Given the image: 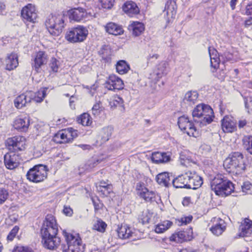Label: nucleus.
I'll return each mask as SVG.
<instances>
[{
  "mask_svg": "<svg viewBox=\"0 0 252 252\" xmlns=\"http://www.w3.org/2000/svg\"><path fill=\"white\" fill-rule=\"evenodd\" d=\"M58 225L55 217L48 215L44 221L40 232L43 246L49 250H54L60 243V238L57 236Z\"/></svg>",
  "mask_w": 252,
  "mask_h": 252,
  "instance_id": "1",
  "label": "nucleus"
},
{
  "mask_svg": "<svg viewBox=\"0 0 252 252\" xmlns=\"http://www.w3.org/2000/svg\"><path fill=\"white\" fill-rule=\"evenodd\" d=\"M192 116L196 125L202 127L210 124L214 118L212 108L208 105L198 104L192 110Z\"/></svg>",
  "mask_w": 252,
  "mask_h": 252,
  "instance_id": "2",
  "label": "nucleus"
},
{
  "mask_svg": "<svg viewBox=\"0 0 252 252\" xmlns=\"http://www.w3.org/2000/svg\"><path fill=\"white\" fill-rule=\"evenodd\" d=\"M48 88H41L38 92L34 93L32 91L27 92L17 97L14 100V106L18 109L27 106L32 101L40 103L46 95Z\"/></svg>",
  "mask_w": 252,
  "mask_h": 252,
  "instance_id": "3",
  "label": "nucleus"
},
{
  "mask_svg": "<svg viewBox=\"0 0 252 252\" xmlns=\"http://www.w3.org/2000/svg\"><path fill=\"white\" fill-rule=\"evenodd\" d=\"M224 167L229 172H235L239 174L246 169V165L243 155L240 152H234L229 155L224 161Z\"/></svg>",
  "mask_w": 252,
  "mask_h": 252,
  "instance_id": "4",
  "label": "nucleus"
},
{
  "mask_svg": "<svg viewBox=\"0 0 252 252\" xmlns=\"http://www.w3.org/2000/svg\"><path fill=\"white\" fill-rule=\"evenodd\" d=\"M210 186L211 189L216 195L221 196L230 194L234 189L232 183L222 178L221 175L215 177L211 181Z\"/></svg>",
  "mask_w": 252,
  "mask_h": 252,
  "instance_id": "5",
  "label": "nucleus"
},
{
  "mask_svg": "<svg viewBox=\"0 0 252 252\" xmlns=\"http://www.w3.org/2000/svg\"><path fill=\"white\" fill-rule=\"evenodd\" d=\"M45 24L51 35L58 36L65 27L64 17L63 15L50 14L47 17Z\"/></svg>",
  "mask_w": 252,
  "mask_h": 252,
  "instance_id": "6",
  "label": "nucleus"
},
{
  "mask_svg": "<svg viewBox=\"0 0 252 252\" xmlns=\"http://www.w3.org/2000/svg\"><path fill=\"white\" fill-rule=\"evenodd\" d=\"M66 245L63 246V252H84V245L78 234H71L63 231Z\"/></svg>",
  "mask_w": 252,
  "mask_h": 252,
  "instance_id": "7",
  "label": "nucleus"
},
{
  "mask_svg": "<svg viewBox=\"0 0 252 252\" xmlns=\"http://www.w3.org/2000/svg\"><path fill=\"white\" fill-rule=\"evenodd\" d=\"M89 33L87 28L78 25L68 29L65 34V39L70 43H79L84 41Z\"/></svg>",
  "mask_w": 252,
  "mask_h": 252,
  "instance_id": "8",
  "label": "nucleus"
},
{
  "mask_svg": "<svg viewBox=\"0 0 252 252\" xmlns=\"http://www.w3.org/2000/svg\"><path fill=\"white\" fill-rule=\"evenodd\" d=\"M47 166L42 164L36 165L28 171L26 176L30 181L38 183L47 178Z\"/></svg>",
  "mask_w": 252,
  "mask_h": 252,
  "instance_id": "9",
  "label": "nucleus"
},
{
  "mask_svg": "<svg viewBox=\"0 0 252 252\" xmlns=\"http://www.w3.org/2000/svg\"><path fill=\"white\" fill-rule=\"evenodd\" d=\"M178 124L181 130L188 135L194 137L198 136V133L196 130V124H194L189 120L188 117L185 116L180 117L178 119Z\"/></svg>",
  "mask_w": 252,
  "mask_h": 252,
  "instance_id": "10",
  "label": "nucleus"
},
{
  "mask_svg": "<svg viewBox=\"0 0 252 252\" xmlns=\"http://www.w3.org/2000/svg\"><path fill=\"white\" fill-rule=\"evenodd\" d=\"M136 190L138 195L146 202H157L158 194L154 191H150L146 187L144 183L139 182L136 186Z\"/></svg>",
  "mask_w": 252,
  "mask_h": 252,
  "instance_id": "11",
  "label": "nucleus"
},
{
  "mask_svg": "<svg viewBox=\"0 0 252 252\" xmlns=\"http://www.w3.org/2000/svg\"><path fill=\"white\" fill-rule=\"evenodd\" d=\"M77 136V131L70 127L63 129L55 134L54 140L57 143H65L71 141Z\"/></svg>",
  "mask_w": 252,
  "mask_h": 252,
  "instance_id": "12",
  "label": "nucleus"
},
{
  "mask_svg": "<svg viewBox=\"0 0 252 252\" xmlns=\"http://www.w3.org/2000/svg\"><path fill=\"white\" fill-rule=\"evenodd\" d=\"M6 145L15 152L22 151L25 148V138L20 136L9 138L6 141Z\"/></svg>",
  "mask_w": 252,
  "mask_h": 252,
  "instance_id": "13",
  "label": "nucleus"
},
{
  "mask_svg": "<svg viewBox=\"0 0 252 252\" xmlns=\"http://www.w3.org/2000/svg\"><path fill=\"white\" fill-rule=\"evenodd\" d=\"M192 238V229L189 228L186 231H180L172 234L170 237V240L177 243H182L184 241H190Z\"/></svg>",
  "mask_w": 252,
  "mask_h": 252,
  "instance_id": "14",
  "label": "nucleus"
},
{
  "mask_svg": "<svg viewBox=\"0 0 252 252\" xmlns=\"http://www.w3.org/2000/svg\"><path fill=\"white\" fill-rule=\"evenodd\" d=\"M68 14L70 20L76 22L85 20L90 16V13H87L85 9L80 7L69 10Z\"/></svg>",
  "mask_w": 252,
  "mask_h": 252,
  "instance_id": "15",
  "label": "nucleus"
},
{
  "mask_svg": "<svg viewBox=\"0 0 252 252\" xmlns=\"http://www.w3.org/2000/svg\"><path fill=\"white\" fill-rule=\"evenodd\" d=\"M211 221L212 223V226L210 227L211 232L217 236L221 235L226 229L225 221L219 218H214Z\"/></svg>",
  "mask_w": 252,
  "mask_h": 252,
  "instance_id": "16",
  "label": "nucleus"
},
{
  "mask_svg": "<svg viewBox=\"0 0 252 252\" xmlns=\"http://www.w3.org/2000/svg\"><path fill=\"white\" fill-rule=\"evenodd\" d=\"M22 18L30 22H34L37 17L35 6L32 4H28L24 7L21 11Z\"/></svg>",
  "mask_w": 252,
  "mask_h": 252,
  "instance_id": "17",
  "label": "nucleus"
},
{
  "mask_svg": "<svg viewBox=\"0 0 252 252\" xmlns=\"http://www.w3.org/2000/svg\"><path fill=\"white\" fill-rule=\"evenodd\" d=\"M105 87L109 90H122L124 84L121 79L115 75H111L105 82Z\"/></svg>",
  "mask_w": 252,
  "mask_h": 252,
  "instance_id": "18",
  "label": "nucleus"
},
{
  "mask_svg": "<svg viewBox=\"0 0 252 252\" xmlns=\"http://www.w3.org/2000/svg\"><path fill=\"white\" fill-rule=\"evenodd\" d=\"M252 233V220L245 218L241 222L239 228L238 235L240 237H247Z\"/></svg>",
  "mask_w": 252,
  "mask_h": 252,
  "instance_id": "19",
  "label": "nucleus"
},
{
  "mask_svg": "<svg viewBox=\"0 0 252 252\" xmlns=\"http://www.w3.org/2000/svg\"><path fill=\"white\" fill-rule=\"evenodd\" d=\"M4 162L7 169H13L19 164V156L14 153H7L4 157Z\"/></svg>",
  "mask_w": 252,
  "mask_h": 252,
  "instance_id": "20",
  "label": "nucleus"
},
{
  "mask_svg": "<svg viewBox=\"0 0 252 252\" xmlns=\"http://www.w3.org/2000/svg\"><path fill=\"white\" fill-rule=\"evenodd\" d=\"M47 56L46 53L43 51H39L34 58L32 67L36 72H38L41 66L47 63Z\"/></svg>",
  "mask_w": 252,
  "mask_h": 252,
  "instance_id": "21",
  "label": "nucleus"
},
{
  "mask_svg": "<svg viewBox=\"0 0 252 252\" xmlns=\"http://www.w3.org/2000/svg\"><path fill=\"white\" fill-rule=\"evenodd\" d=\"M188 188L193 189L200 187L203 184L202 178L194 171H189Z\"/></svg>",
  "mask_w": 252,
  "mask_h": 252,
  "instance_id": "22",
  "label": "nucleus"
},
{
  "mask_svg": "<svg viewBox=\"0 0 252 252\" xmlns=\"http://www.w3.org/2000/svg\"><path fill=\"white\" fill-rule=\"evenodd\" d=\"M221 122V128L224 132H232L236 129V122L232 117L225 116Z\"/></svg>",
  "mask_w": 252,
  "mask_h": 252,
  "instance_id": "23",
  "label": "nucleus"
},
{
  "mask_svg": "<svg viewBox=\"0 0 252 252\" xmlns=\"http://www.w3.org/2000/svg\"><path fill=\"white\" fill-rule=\"evenodd\" d=\"M189 171L185 173L179 175L173 180L172 184L176 188H188Z\"/></svg>",
  "mask_w": 252,
  "mask_h": 252,
  "instance_id": "24",
  "label": "nucleus"
},
{
  "mask_svg": "<svg viewBox=\"0 0 252 252\" xmlns=\"http://www.w3.org/2000/svg\"><path fill=\"white\" fill-rule=\"evenodd\" d=\"M122 8L124 12L130 17H133L139 12V9L136 3L131 0L125 2Z\"/></svg>",
  "mask_w": 252,
  "mask_h": 252,
  "instance_id": "25",
  "label": "nucleus"
},
{
  "mask_svg": "<svg viewBox=\"0 0 252 252\" xmlns=\"http://www.w3.org/2000/svg\"><path fill=\"white\" fill-rule=\"evenodd\" d=\"M18 64L19 63L17 54L12 53L7 55L5 60V69L6 70H13L18 66Z\"/></svg>",
  "mask_w": 252,
  "mask_h": 252,
  "instance_id": "26",
  "label": "nucleus"
},
{
  "mask_svg": "<svg viewBox=\"0 0 252 252\" xmlns=\"http://www.w3.org/2000/svg\"><path fill=\"white\" fill-rule=\"evenodd\" d=\"M151 158L153 162L158 164L169 161L171 156L168 153L156 152L152 153Z\"/></svg>",
  "mask_w": 252,
  "mask_h": 252,
  "instance_id": "27",
  "label": "nucleus"
},
{
  "mask_svg": "<svg viewBox=\"0 0 252 252\" xmlns=\"http://www.w3.org/2000/svg\"><path fill=\"white\" fill-rule=\"evenodd\" d=\"M118 236L119 238L126 239L133 236L134 233L132 229L127 225H122L119 227L117 230Z\"/></svg>",
  "mask_w": 252,
  "mask_h": 252,
  "instance_id": "28",
  "label": "nucleus"
},
{
  "mask_svg": "<svg viewBox=\"0 0 252 252\" xmlns=\"http://www.w3.org/2000/svg\"><path fill=\"white\" fill-rule=\"evenodd\" d=\"M30 125V120L28 117L17 118L13 124L15 129L22 131H26Z\"/></svg>",
  "mask_w": 252,
  "mask_h": 252,
  "instance_id": "29",
  "label": "nucleus"
},
{
  "mask_svg": "<svg viewBox=\"0 0 252 252\" xmlns=\"http://www.w3.org/2000/svg\"><path fill=\"white\" fill-rule=\"evenodd\" d=\"M208 51L210 58L211 66L214 69H216L219 67L220 63L218 52L215 49L211 47H209Z\"/></svg>",
  "mask_w": 252,
  "mask_h": 252,
  "instance_id": "30",
  "label": "nucleus"
},
{
  "mask_svg": "<svg viewBox=\"0 0 252 252\" xmlns=\"http://www.w3.org/2000/svg\"><path fill=\"white\" fill-rule=\"evenodd\" d=\"M106 31L114 35H121L123 33L122 27L114 23H108L105 27Z\"/></svg>",
  "mask_w": 252,
  "mask_h": 252,
  "instance_id": "31",
  "label": "nucleus"
},
{
  "mask_svg": "<svg viewBox=\"0 0 252 252\" xmlns=\"http://www.w3.org/2000/svg\"><path fill=\"white\" fill-rule=\"evenodd\" d=\"M128 29L132 31V35L135 36H139L145 30L143 23L139 22H133L128 26Z\"/></svg>",
  "mask_w": 252,
  "mask_h": 252,
  "instance_id": "32",
  "label": "nucleus"
},
{
  "mask_svg": "<svg viewBox=\"0 0 252 252\" xmlns=\"http://www.w3.org/2000/svg\"><path fill=\"white\" fill-rule=\"evenodd\" d=\"M176 2L173 0H169L165 4L164 12H166L168 18H173L176 14Z\"/></svg>",
  "mask_w": 252,
  "mask_h": 252,
  "instance_id": "33",
  "label": "nucleus"
},
{
  "mask_svg": "<svg viewBox=\"0 0 252 252\" xmlns=\"http://www.w3.org/2000/svg\"><path fill=\"white\" fill-rule=\"evenodd\" d=\"M113 131V127L112 126H107L102 128L99 133L101 143H105L108 141L112 135Z\"/></svg>",
  "mask_w": 252,
  "mask_h": 252,
  "instance_id": "34",
  "label": "nucleus"
},
{
  "mask_svg": "<svg viewBox=\"0 0 252 252\" xmlns=\"http://www.w3.org/2000/svg\"><path fill=\"white\" fill-rule=\"evenodd\" d=\"M198 94L196 91H189L185 95L184 101L189 105L194 104L198 98Z\"/></svg>",
  "mask_w": 252,
  "mask_h": 252,
  "instance_id": "35",
  "label": "nucleus"
},
{
  "mask_svg": "<svg viewBox=\"0 0 252 252\" xmlns=\"http://www.w3.org/2000/svg\"><path fill=\"white\" fill-rule=\"evenodd\" d=\"M156 180L158 184L168 187L170 180L169 174L166 172L158 174L156 177Z\"/></svg>",
  "mask_w": 252,
  "mask_h": 252,
  "instance_id": "36",
  "label": "nucleus"
},
{
  "mask_svg": "<svg viewBox=\"0 0 252 252\" xmlns=\"http://www.w3.org/2000/svg\"><path fill=\"white\" fill-rule=\"evenodd\" d=\"M173 224L169 220H165L155 226V230L157 233H161L169 229Z\"/></svg>",
  "mask_w": 252,
  "mask_h": 252,
  "instance_id": "37",
  "label": "nucleus"
},
{
  "mask_svg": "<svg viewBox=\"0 0 252 252\" xmlns=\"http://www.w3.org/2000/svg\"><path fill=\"white\" fill-rule=\"evenodd\" d=\"M130 69L129 65L124 60L119 61L116 65L117 71L120 74H124L129 70Z\"/></svg>",
  "mask_w": 252,
  "mask_h": 252,
  "instance_id": "38",
  "label": "nucleus"
},
{
  "mask_svg": "<svg viewBox=\"0 0 252 252\" xmlns=\"http://www.w3.org/2000/svg\"><path fill=\"white\" fill-rule=\"evenodd\" d=\"M77 121L79 124H82L84 126H89L93 122L92 119L90 115L86 113L81 115L78 118Z\"/></svg>",
  "mask_w": 252,
  "mask_h": 252,
  "instance_id": "39",
  "label": "nucleus"
},
{
  "mask_svg": "<svg viewBox=\"0 0 252 252\" xmlns=\"http://www.w3.org/2000/svg\"><path fill=\"white\" fill-rule=\"evenodd\" d=\"M168 63L166 62H161L157 66V71L156 75L158 79L161 78L162 76L167 73V67Z\"/></svg>",
  "mask_w": 252,
  "mask_h": 252,
  "instance_id": "40",
  "label": "nucleus"
},
{
  "mask_svg": "<svg viewBox=\"0 0 252 252\" xmlns=\"http://www.w3.org/2000/svg\"><path fill=\"white\" fill-rule=\"evenodd\" d=\"M104 108L100 101L95 103L92 108V114L95 117H99L103 111Z\"/></svg>",
  "mask_w": 252,
  "mask_h": 252,
  "instance_id": "41",
  "label": "nucleus"
},
{
  "mask_svg": "<svg viewBox=\"0 0 252 252\" xmlns=\"http://www.w3.org/2000/svg\"><path fill=\"white\" fill-rule=\"evenodd\" d=\"M244 147L251 155H252V136H245L243 138Z\"/></svg>",
  "mask_w": 252,
  "mask_h": 252,
  "instance_id": "42",
  "label": "nucleus"
},
{
  "mask_svg": "<svg viewBox=\"0 0 252 252\" xmlns=\"http://www.w3.org/2000/svg\"><path fill=\"white\" fill-rule=\"evenodd\" d=\"M151 217L152 214L149 212L148 210L144 211L139 216V222L142 223L143 224L148 223Z\"/></svg>",
  "mask_w": 252,
  "mask_h": 252,
  "instance_id": "43",
  "label": "nucleus"
},
{
  "mask_svg": "<svg viewBox=\"0 0 252 252\" xmlns=\"http://www.w3.org/2000/svg\"><path fill=\"white\" fill-rule=\"evenodd\" d=\"M107 227L106 223L99 219L96 221L93 226V229L100 232H104Z\"/></svg>",
  "mask_w": 252,
  "mask_h": 252,
  "instance_id": "44",
  "label": "nucleus"
},
{
  "mask_svg": "<svg viewBox=\"0 0 252 252\" xmlns=\"http://www.w3.org/2000/svg\"><path fill=\"white\" fill-rule=\"evenodd\" d=\"M97 190L101 195L104 196H108L113 191L112 186L105 187H96Z\"/></svg>",
  "mask_w": 252,
  "mask_h": 252,
  "instance_id": "45",
  "label": "nucleus"
},
{
  "mask_svg": "<svg viewBox=\"0 0 252 252\" xmlns=\"http://www.w3.org/2000/svg\"><path fill=\"white\" fill-rule=\"evenodd\" d=\"M180 160L181 164L186 166H188L190 162L195 163V162L193 161L190 158L186 156L185 152L181 153L180 155Z\"/></svg>",
  "mask_w": 252,
  "mask_h": 252,
  "instance_id": "46",
  "label": "nucleus"
},
{
  "mask_svg": "<svg viewBox=\"0 0 252 252\" xmlns=\"http://www.w3.org/2000/svg\"><path fill=\"white\" fill-rule=\"evenodd\" d=\"M9 192L4 187H0V204H3L8 198Z\"/></svg>",
  "mask_w": 252,
  "mask_h": 252,
  "instance_id": "47",
  "label": "nucleus"
},
{
  "mask_svg": "<svg viewBox=\"0 0 252 252\" xmlns=\"http://www.w3.org/2000/svg\"><path fill=\"white\" fill-rule=\"evenodd\" d=\"M123 104V100L119 96H115L112 101L109 102L111 108H115L118 105H122Z\"/></svg>",
  "mask_w": 252,
  "mask_h": 252,
  "instance_id": "48",
  "label": "nucleus"
},
{
  "mask_svg": "<svg viewBox=\"0 0 252 252\" xmlns=\"http://www.w3.org/2000/svg\"><path fill=\"white\" fill-rule=\"evenodd\" d=\"M242 190L247 194H252V184L249 182H245L242 186Z\"/></svg>",
  "mask_w": 252,
  "mask_h": 252,
  "instance_id": "49",
  "label": "nucleus"
},
{
  "mask_svg": "<svg viewBox=\"0 0 252 252\" xmlns=\"http://www.w3.org/2000/svg\"><path fill=\"white\" fill-rule=\"evenodd\" d=\"M60 66V62L56 59L52 58L50 60V66L54 72H57Z\"/></svg>",
  "mask_w": 252,
  "mask_h": 252,
  "instance_id": "50",
  "label": "nucleus"
},
{
  "mask_svg": "<svg viewBox=\"0 0 252 252\" xmlns=\"http://www.w3.org/2000/svg\"><path fill=\"white\" fill-rule=\"evenodd\" d=\"M19 230V227L18 226H15L8 234L7 236V241H12L17 235Z\"/></svg>",
  "mask_w": 252,
  "mask_h": 252,
  "instance_id": "51",
  "label": "nucleus"
},
{
  "mask_svg": "<svg viewBox=\"0 0 252 252\" xmlns=\"http://www.w3.org/2000/svg\"><path fill=\"white\" fill-rule=\"evenodd\" d=\"M103 8L110 9L113 6L114 0H99Z\"/></svg>",
  "mask_w": 252,
  "mask_h": 252,
  "instance_id": "52",
  "label": "nucleus"
},
{
  "mask_svg": "<svg viewBox=\"0 0 252 252\" xmlns=\"http://www.w3.org/2000/svg\"><path fill=\"white\" fill-rule=\"evenodd\" d=\"M13 252H33V251L28 247L17 246L13 251Z\"/></svg>",
  "mask_w": 252,
  "mask_h": 252,
  "instance_id": "53",
  "label": "nucleus"
},
{
  "mask_svg": "<svg viewBox=\"0 0 252 252\" xmlns=\"http://www.w3.org/2000/svg\"><path fill=\"white\" fill-rule=\"evenodd\" d=\"M192 217L191 216L181 218L180 220L181 225H186L188 223H189L192 220Z\"/></svg>",
  "mask_w": 252,
  "mask_h": 252,
  "instance_id": "54",
  "label": "nucleus"
},
{
  "mask_svg": "<svg viewBox=\"0 0 252 252\" xmlns=\"http://www.w3.org/2000/svg\"><path fill=\"white\" fill-rule=\"evenodd\" d=\"M63 211L64 215L69 217L73 214V210L69 206L64 205Z\"/></svg>",
  "mask_w": 252,
  "mask_h": 252,
  "instance_id": "55",
  "label": "nucleus"
},
{
  "mask_svg": "<svg viewBox=\"0 0 252 252\" xmlns=\"http://www.w3.org/2000/svg\"><path fill=\"white\" fill-rule=\"evenodd\" d=\"M246 14L251 16L252 19V1L250 2L246 7Z\"/></svg>",
  "mask_w": 252,
  "mask_h": 252,
  "instance_id": "56",
  "label": "nucleus"
},
{
  "mask_svg": "<svg viewBox=\"0 0 252 252\" xmlns=\"http://www.w3.org/2000/svg\"><path fill=\"white\" fill-rule=\"evenodd\" d=\"M5 8L6 6L4 2L1 0H0V15L3 14L5 12Z\"/></svg>",
  "mask_w": 252,
  "mask_h": 252,
  "instance_id": "57",
  "label": "nucleus"
},
{
  "mask_svg": "<svg viewBox=\"0 0 252 252\" xmlns=\"http://www.w3.org/2000/svg\"><path fill=\"white\" fill-rule=\"evenodd\" d=\"M190 200V197H185L182 201V204L184 206H187L189 205Z\"/></svg>",
  "mask_w": 252,
  "mask_h": 252,
  "instance_id": "58",
  "label": "nucleus"
},
{
  "mask_svg": "<svg viewBox=\"0 0 252 252\" xmlns=\"http://www.w3.org/2000/svg\"><path fill=\"white\" fill-rule=\"evenodd\" d=\"M106 186H112L110 184H108L107 182L104 181H100L98 185H96V187H105Z\"/></svg>",
  "mask_w": 252,
  "mask_h": 252,
  "instance_id": "59",
  "label": "nucleus"
},
{
  "mask_svg": "<svg viewBox=\"0 0 252 252\" xmlns=\"http://www.w3.org/2000/svg\"><path fill=\"white\" fill-rule=\"evenodd\" d=\"M247 124V121L245 119L240 120L239 121L238 126L240 128H243Z\"/></svg>",
  "mask_w": 252,
  "mask_h": 252,
  "instance_id": "60",
  "label": "nucleus"
},
{
  "mask_svg": "<svg viewBox=\"0 0 252 252\" xmlns=\"http://www.w3.org/2000/svg\"><path fill=\"white\" fill-rule=\"evenodd\" d=\"M78 147L82 149L83 150H89L91 148V146L89 145L80 144L78 145Z\"/></svg>",
  "mask_w": 252,
  "mask_h": 252,
  "instance_id": "61",
  "label": "nucleus"
},
{
  "mask_svg": "<svg viewBox=\"0 0 252 252\" xmlns=\"http://www.w3.org/2000/svg\"><path fill=\"white\" fill-rule=\"evenodd\" d=\"M158 57V54H155L153 55H149L147 57V60L150 61L151 59L155 58V59H157Z\"/></svg>",
  "mask_w": 252,
  "mask_h": 252,
  "instance_id": "62",
  "label": "nucleus"
},
{
  "mask_svg": "<svg viewBox=\"0 0 252 252\" xmlns=\"http://www.w3.org/2000/svg\"><path fill=\"white\" fill-rule=\"evenodd\" d=\"M245 25L246 27H248L252 25V19H247L245 22Z\"/></svg>",
  "mask_w": 252,
  "mask_h": 252,
  "instance_id": "63",
  "label": "nucleus"
},
{
  "mask_svg": "<svg viewBox=\"0 0 252 252\" xmlns=\"http://www.w3.org/2000/svg\"><path fill=\"white\" fill-rule=\"evenodd\" d=\"M180 252H199L197 251H193V250H190V249H185L182 250L180 251Z\"/></svg>",
  "mask_w": 252,
  "mask_h": 252,
  "instance_id": "64",
  "label": "nucleus"
}]
</instances>
